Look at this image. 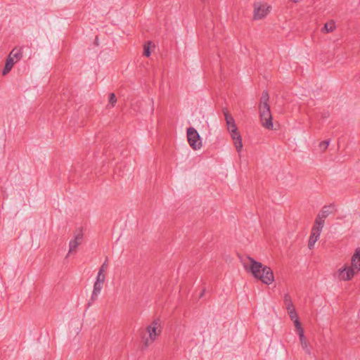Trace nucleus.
I'll list each match as a JSON object with an SVG mask.
<instances>
[{
	"label": "nucleus",
	"instance_id": "obj_24",
	"mask_svg": "<svg viewBox=\"0 0 360 360\" xmlns=\"http://www.w3.org/2000/svg\"><path fill=\"white\" fill-rule=\"evenodd\" d=\"M116 102H117V98H116L115 94L114 93H110L109 94V103L113 107V106H115Z\"/></svg>",
	"mask_w": 360,
	"mask_h": 360
},
{
	"label": "nucleus",
	"instance_id": "obj_17",
	"mask_svg": "<svg viewBox=\"0 0 360 360\" xmlns=\"http://www.w3.org/2000/svg\"><path fill=\"white\" fill-rule=\"evenodd\" d=\"M284 304L287 310L294 307L292 299L288 294H285L284 296Z\"/></svg>",
	"mask_w": 360,
	"mask_h": 360
},
{
	"label": "nucleus",
	"instance_id": "obj_15",
	"mask_svg": "<svg viewBox=\"0 0 360 360\" xmlns=\"http://www.w3.org/2000/svg\"><path fill=\"white\" fill-rule=\"evenodd\" d=\"M15 63V61H13L11 58L8 57L6 58V64L4 68L2 71L3 75H6L12 69L13 65Z\"/></svg>",
	"mask_w": 360,
	"mask_h": 360
},
{
	"label": "nucleus",
	"instance_id": "obj_6",
	"mask_svg": "<svg viewBox=\"0 0 360 360\" xmlns=\"http://www.w3.org/2000/svg\"><path fill=\"white\" fill-rule=\"evenodd\" d=\"M254 6V19L256 20H262L271 8V6L266 4H255Z\"/></svg>",
	"mask_w": 360,
	"mask_h": 360
},
{
	"label": "nucleus",
	"instance_id": "obj_25",
	"mask_svg": "<svg viewBox=\"0 0 360 360\" xmlns=\"http://www.w3.org/2000/svg\"><path fill=\"white\" fill-rule=\"evenodd\" d=\"M329 144H330V141L328 140L323 141L320 143L319 148L322 150L324 151V150H326L327 149V148L328 147Z\"/></svg>",
	"mask_w": 360,
	"mask_h": 360
},
{
	"label": "nucleus",
	"instance_id": "obj_16",
	"mask_svg": "<svg viewBox=\"0 0 360 360\" xmlns=\"http://www.w3.org/2000/svg\"><path fill=\"white\" fill-rule=\"evenodd\" d=\"M319 237L320 236L316 235L314 233H311V236L308 241V247L310 250L314 248L316 242L319 239Z\"/></svg>",
	"mask_w": 360,
	"mask_h": 360
},
{
	"label": "nucleus",
	"instance_id": "obj_29",
	"mask_svg": "<svg viewBox=\"0 0 360 360\" xmlns=\"http://www.w3.org/2000/svg\"><path fill=\"white\" fill-rule=\"evenodd\" d=\"M203 3H205L206 1V0H201Z\"/></svg>",
	"mask_w": 360,
	"mask_h": 360
},
{
	"label": "nucleus",
	"instance_id": "obj_18",
	"mask_svg": "<svg viewBox=\"0 0 360 360\" xmlns=\"http://www.w3.org/2000/svg\"><path fill=\"white\" fill-rule=\"evenodd\" d=\"M323 228V226H321V224L314 223L311 229V233H314L315 234L320 236Z\"/></svg>",
	"mask_w": 360,
	"mask_h": 360
},
{
	"label": "nucleus",
	"instance_id": "obj_3",
	"mask_svg": "<svg viewBox=\"0 0 360 360\" xmlns=\"http://www.w3.org/2000/svg\"><path fill=\"white\" fill-rule=\"evenodd\" d=\"M161 322L160 319L154 320L149 326L146 327V332L148 333V336H143V343L145 347L150 345L156 338L161 333Z\"/></svg>",
	"mask_w": 360,
	"mask_h": 360
},
{
	"label": "nucleus",
	"instance_id": "obj_9",
	"mask_svg": "<svg viewBox=\"0 0 360 360\" xmlns=\"http://www.w3.org/2000/svg\"><path fill=\"white\" fill-rule=\"evenodd\" d=\"M350 267L356 273L360 271V249L359 248L356 249L352 257Z\"/></svg>",
	"mask_w": 360,
	"mask_h": 360
},
{
	"label": "nucleus",
	"instance_id": "obj_12",
	"mask_svg": "<svg viewBox=\"0 0 360 360\" xmlns=\"http://www.w3.org/2000/svg\"><path fill=\"white\" fill-rule=\"evenodd\" d=\"M103 283L95 282L94 285V289L91 297V301H94L97 299L98 295L101 293Z\"/></svg>",
	"mask_w": 360,
	"mask_h": 360
},
{
	"label": "nucleus",
	"instance_id": "obj_27",
	"mask_svg": "<svg viewBox=\"0 0 360 360\" xmlns=\"http://www.w3.org/2000/svg\"><path fill=\"white\" fill-rule=\"evenodd\" d=\"M314 223H320L321 224V226H324V223H325V219L323 218H321V217H320L319 215L317 214V217L316 218V220H315V222Z\"/></svg>",
	"mask_w": 360,
	"mask_h": 360
},
{
	"label": "nucleus",
	"instance_id": "obj_19",
	"mask_svg": "<svg viewBox=\"0 0 360 360\" xmlns=\"http://www.w3.org/2000/svg\"><path fill=\"white\" fill-rule=\"evenodd\" d=\"M336 28L335 24H324V26L321 29V32L324 33H328L333 32Z\"/></svg>",
	"mask_w": 360,
	"mask_h": 360
},
{
	"label": "nucleus",
	"instance_id": "obj_11",
	"mask_svg": "<svg viewBox=\"0 0 360 360\" xmlns=\"http://www.w3.org/2000/svg\"><path fill=\"white\" fill-rule=\"evenodd\" d=\"M9 58L13 60V61L18 62L22 57V47H15L9 53Z\"/></svg>",
	"mask_w": 360,
	"mask_h": 360
},
{
	"label": "nucleus",
	"instance_id": "obj_2",
	"mask_svg": "<svg viewBox=\"0 0 360 360\" xmlns=\"http://www.w3.org/2000/svg\"><path fill=\"white\" fill-rule=\"evenodd\" d=\"M269 100V93L266 91H264L260 98L259 111L262 125L268 129H272L274 124L270 106L268 103Z\"/></svg>",
	"mask_w": 360,
	"mask_h": 360
},
{
	"label": "nucleus",
	"instance_id": "obj_23",
	"mask_svg": "<svg viewBox=\"0 0 360 360\" xmlns=\"http://www.w3.org/2000/svg\"><path fill=\"white\" fill-rule=\"evenodd\" d=\"M105 280V274L104 273L98 272V275H97V277H96V282L104 283Z\"/></svg>",
	"mask_w": 360,
	"mask_h": 360
},
{
	"label": "nucleus",
	"instance_id": "obj_10",
	"mask_svg": "<svg viewBox=\"0 0 360 360\" xmlns=\"http://www.w3.org/2000/svg\"><path fill=\"white\" fill-rule=\"evenodd\" d=\"M232 139L236 147V150L240 153L243 148L242 138L238 131L232 133L231 134Z\"/></svg>",
	"mask_w": 360,
	"mask_h": 360
},
{
	"label": "nucleus",
	"instance_id": "obj_26",
	"mask_svg": "<svg viewBox=\"0 0 360 360\" xmlns=\"http://www.w3.org/2000/svg\"><path fill=\"white\" fill-rule=\"evenodd\" d=\"M108 259H106L103 264L101 265V266L100 267L99 270H98V272H101V273H104L107 269H108Z\"/></svg>",
	"mask_w": 360,
	"mask_h": 360
},
{
	"label": "nucleus",
	"instance_id": "obj_1",
	"mask_svg": "<svg viewBox=\"0 0 360 360\" xmlns=\"http://www.w3.org/2000/svg\"><path fill=\"white\" fill-rule=\"evenodd\" d=\"M242 262L245 269L250 272L256 279L266 285H270L274 282V276L270 267L263 265L250 257L243 259Z\"/></svg>",
	"mask_w": 360,
	"mask_h": 360
},
{
	"label": "nucleus",
	"instance_id": "obj_5",
	"mask_svg": "<svg viewBox=\"0 0 360 360\" xmlns=\"http://www.w3.org/2000/svg\"><path fill=\"white\" fill-rule=\"evenodd\" d=\"M338 278L340 281H347L352 279L354 276L357 273L354 271L352 268L345 264L342 267L340 268L338 271Z\"/></svg>",
	"mask_w": 360,
	"mask_h": 360
},
{
	"label": "nucleus",
	"instance_id": "obj_20",
	"mask_svg": "<svg viewBox=\"0 0 360 360\" xmlns=\"http://www.w3.org/2000/svg\"><path fill=\"white\" fill-rule=\"evenodd\" d=\"M293 321L298 335H300V333H304V330L298 318H296L295 320H293Z\"/></svg>",
	"mask_w": 360,
	"mask_h": 360
},
{
	"label": "nucleus",
	"instance_id": "obj_7",
	"mask_svg": "<svg viewBox=\"0 0 360 360\" xmlns=\"http://www.w3.org/2000/svg\"><path fill=\"white\" fill-rule=\"evenodd\" d=\"M83 240V233L81 230L78 231L69 243V252L68 255L72 252H76L78 246L82 243Z\"/></svg>",
	"mask_w": 360,
	"mask_h": 360
},
{
	"label": "nucleus",
	"instance_id": "obj_14",
	"mask_svg": "<svg viewBox=\"0 0 360 360\" xmlns=\"http://www.w3.org/2000/svg\"><path fill=\"white\" fill-rule=\"evenodd\" d=\"M333 205H325L322 207L321 210L319 212L318 215L321 217V218L326 219L329 214L332 212V208Z\"/></svg>",
	"mask_w": 360,
	"mask_h": 360
},
{
	"label": "nucleus",
	"instance_id": "obj_22",
	"mask_svg": "<svg viewBox=\"0 0 360 360\" xmlns=\"http://www.w3.org/2000/svg\"><path fill=\"white\" fill-rule=\"evenodd\" d=\"M288 315L290 318L291 320H295L296 318H297V312H296V310L295 309V307L290 309H288Z\"/></svg>",
	"mask_w": 360,
	"mask_h": 360
},
{
	"label": "nucleus",
	"instance_id": "obj_8",
	"mask_svg": "<svg viewBox=\"0 0 360 360\" xmlns=\"http://www.w3.org/2000/svg\"><path fill=\"white\" fill-rule=\"evenodd\" d=\"M223 112L228 127V130L230 132V134H231L232 133L238 131V128L235 124V120L232 115L229 112V111L226 109H224Z\"/></svg>",
	"mask_w": 360,
	"mask_h": 360
},
{
	"label": "nucleus",
	"instance_id": "obj_21",
	"mask_svg": "<svg viewBox=\"0 0 360 360\" xmlns=\"http://www.w3.org/2000/svg\"><path fill=\"white\" fill-rule=\"evenodd\" d=\"M152 43L150 41H148L143 46V55L146 57H149L150 56V46Z\"/></svg>",
	"mask_w": 360,
	"mask_h": 360
},
{
	"label": "nucleus",
	"instance_id": "obj_4",
	"mask_svg": "<svg viewBox=\"0 0 360 360\" xmlns=\"http://www.w3.org/2000/svg\"><path fill=\"white\" fill-rule=\"evenodd\" d=\"M187 139L189 146L193 150L200 149L202 147V141L197 130L193 127L187 129Z\"/></svg>",
	"mask_w": 360,
	"mask_h": 360
},
{
	"label": "nucleus",
	"instance_id": "obj_13",
	"mask_svg": "<svg viewBox=\"0 0 360 360\" xmlns=\"http://www.w3.org/2000/svg\"><path fill=\"white\" fill-rule=\"evenodd\" d=\"M300 344L302 346V348L305 351V352L308 354H311V349L309 347V342L305 338L304 334L300 333V335H299Z\"/></svg>",
	"mask_w": 360,
	"mask_h": 360
},
{
	"label": "nucleus",
	"instance_id": "obj_28",
	"mask_svg": "<svg viewBox=\"0 0 360 360\" xmlns=\"http://www.w3.org/2000/svg\"><path fill=\"white\" fill-rule=\"evenodd\" d=\"M329 22L333 23L335 22H334V20H330Z\"/></svg>",
	"mask_w": 360,
	"mask_h": 360
}]
</instances>
